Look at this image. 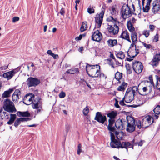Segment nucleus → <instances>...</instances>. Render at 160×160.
Masks as SVG:
<instances>
[{
  "label": "nucleus",
  "instance_id": "obj_1",
  "mask_svg": "<svg viewBox=\"0 0 160 160\" xmlns=\"http://www.w3.org/2000/svg\"><path fill=\"white\" fill-rule=\"evenodd\" d=\"M100 66L98 64L93 65L87 63L86 66V72L88 75L92 78L98 77V74L100 71Z\"/></svg>",
  "mask_w": 160,
  "mask_h": 160
},
{
  "label": "nucleus",
  "instance_id": "obj_2",
  "mask_svg": "<svg viewBox=\"0 0 160 160\" xmlns=\"http://www.w3.org/2000/svg\"><path fill=\"white\" fill-rule=\"evenodd\" d=\"M106 20L108 22H111L114 24L113 25L108 24V26H109L107 28L108 29V32L110 33H112L113 35L117 34L119 32V28L116 25V23L117 22L118 23H119V22L118 21L117 19L116 18H114L110 16L107 18Z\"/></svg>",
  "mask_w": 160,
  "mask_h": 160
},
{
  "label": "nucleus",
  "instance_id": "obj_3",
  "mask_svg": "<svg viewBox=\"0 0 160 160\" xmlns=\"http://www.w3.org/2000/svg\"><path fill=\"white\" fill-rule=\"evenodd\" d=\"M127 120L128 122L126 130L127 131L129 132H132L135 130L136 126H137L138 122L137 124H135V120L134 118L130 116H128L126 117Z\"/></svg>",
  "mask_w": 160,
  "mask_h": 160
},
{
  "label": "nucleus",
  "instance_id": "obj_4",
  "mask_svg": "<svg viewBox=\"0 0 160 160\" xmlns=\"http://www.w3.org/2000/svg\"><path fill=\"white\" fill-rule=\"evenodd\" d=\"M152 119V122H153V118L152 117L150 116H148L145 117V119H143L142 121V123L140 120H138V124L137 125V128L139 129L142 127L143 128H145L149 127L150 124L151 120Z\"/></svg>",
  "mask_w": 160,
  "mask_h": 160
},
{
  "label": "nucleus",
  "instance_id": "obj_5",
  "mask_svg": "<svg viewBox=\"0 0 160 160\" xmlns=\"http://www.w3.org/2000/svg\"><path fill=\"white\" fill-rule=\"evenodd\" d=\"M3 108L5 111L9 112H16L17 111L14 104L8 99L4 100Z\"/></svg>",
  "mask_w": 160,
  "mask_h": 160
},
{
  "label": "nucleus",
  "instance_id": "obj_6",
  "mask_svg": "<svg viewBox=\"0 0 160 160\" xmlns=\"http://www.w3.org/2000/svg\"><path fill=\"white\" fill-rule=\"evenodd\" d=\"M121 12L122 18L124 20L130 17L132 15L131 8L128 4H124L123 5L121 9Z\"/></svg>",
  "mask_w": 160,
  "mask_h": 160
},
{
  "label": "nucleus",
  "instance_id": "obj_7",
  "mask_svg": "<svg viewBox=\"0 0 160 160\" xmlns=\"http://www.w3.org/2000/svg\"><path fill=\"white\" fill-rule=\"evenodd\" d=\"M26 83L28 87H35L40 84L41 80L37 78L30 77L27 79Z\"/></svg>",
  "mask_w": 160,
  "mask_h": 160
},
{
  "label": "nucleus",
  "instance_id": "obj_8",
  "mask_svg": "<svg viewBox=\"0 0 160 160\" xmlns=\"http://www.w3.org/2000/svg\"><path fill=\"white\" fill-rule=\"evenodd\" d=\"M132 66L133 70L137 73H140L142 72L143 66L140 62L135 61L132 62Z\"/></svg>",
  "mask_w": 160,
  "mask_h": 160
},
{
  "label": "nucleus",
  "instance_id": "obj_9",
  "mask_svg": "<svg viewBox=\"0 0 160 160\" xmlns=\"http://www.w3.org/2000/svg\"><path fill=\"white\" fill-rule=\"evenodd\" d=\"M107 118L105 115H103L101 112H97L96 113L94 120L102 124H104L107 121Z\"/></svg>",
  "mask_w": 160,
  "mask_h": 160
},
{
  "label": "nucleus",
  "instance_id": "obj_10",
  "mask_svg": "<svg viewBox=\"0 0 160 160\" xmlns=\"http://www.w3.org/2000/svg\"><path fill=\"white\" fill-rule=\"evenodd\" d=\"M103 10H102L98 16L95 18V22L96 23L98 24L97 28H100L102 23L103 18V17L105 12L104 8H103Z\"/></svg>",
  "mask_w": 160,
  "mask_h": 160
},
{
  "label": "nucleus",
  "instance_id": "obj_11",
  "mask_svg": "<svg viewBox=\"0 0 160 160\" xmlns=\"http://www.w3.org/2000/svg\"><path fill=\"white\" fill-rule=\"evenodd\" d=\"M135 94L130 92L129 89H127L125 94V98L126 100L125 102L127 103L131 102L134 99Z\"/></svg>",
  "mask_w": 160,
  "mask_h": 160
},
{
  "label": "nucleus",
  "instance_id": "obj_12",
  "mask_svg": "<svg viewBox=\"0 0 160 160\" xmlns=\"http://www.w3.org/2000/svg\"><path fill=\"white\" fill-rule=\"evenodd\" d=\"M115 120L109 119L108 125L106 123L105 124V125L107 127L109 131L115 132L116 130L115 126Z\"/></svg>",
  "mask_w": 160,
  "mask_h": 160
},
{
  "label": "nucleus",
  "instance_id": "obj_13",
  "mask_svg": "<svg viewBox=\"0 0 160 160\" xmlns=\"http://www.w3.org/2000/svg\"><path fill=\"white\" fill-rule=\"evenodd\" d=\"M102 34L99 30H97L94 32L92 36V39L97 42L100 41L102 38Z\"/></svg>",
  "mask_w": 160,
  "mask_h": 160
},
{
  "label": "nucleus",
  "instance_id": "obj_14",
  "mask_svg": "<svg viewBox=\"0 0 160 160\" xmlns=\"http://www.w3.org/2000/svg\"><path fill=\"white\" fill-rule=\"evenodd\" d=\"M160 61V54H156L153 56L152 61L151 62V64L153 66H157Z\"/></svg>",
  "mask_w": 160,
  "mask_h": 160
},
{
  "label": "nucleus",
  "instance_id": "obj_15",
  "mask_svg": "<svg viewBox=\"0 0 160 160\" xmlns=\"http://www.w3.org/2000/svg\"><path fill=\"white\" fill-rule=\"evenodd\" d=\"M159 3H157L156 1H154L152 3L153 7L152 11L153 14H156L159 11L160 8Z\"/></svg>",
  "mask_w": 160,
  "mask_h": 160
},
{
  "label": "nucleus",
  "instance_id": "obj_16",
  "mask_svg": "<svg viewBox=\"0 0 160 160\" xmlns=\"http://www.w3.org/2000/svg\"><path fill=\"white\" fill-rule=\"evenodd\" d=\"M149 84L150 85H146L148 91V92L147 94H142L138 91L139 94L142 96H144L150 94L152 92V89L154 87V84H151V83H150Z\"/></svg>",
  "mask_w": 160,
  "mask_h": 160
},
{
  "label": "nucleus",
  "instance_id": "obj_17",
  "mask_svg": "<svg viewBox=\"0 0 160 160\" xmlns=\"http://www.w3.org/2000/svg\"><path fill=\"white\" fill-rule=\"evenodd\" d=\"M131 145V144L130 143V142H122V143L121 142V144L120 146H116V148H126L127 151H128V148L130 147V146Z\"/></svg>",
  "mask_w": 160,
  "mask_h": 160
},
{
  "label": "nucleus",
  "instance_id": "obj_18",
  "mask_svg": "<svg viewBox=\"0 0 160 160\" xmlns=\"http://www.w3.org/2000/svg\"><path fill=\"white\" fill-rule=\"evenodd\" d=\"M34 97V94H27L25 96H24L23 98V103L27 105H29L30 104H27L24 102V101L26 100L27 99H28V100L30 102H33L32 101V98Z\"/></svg>",
  "mask_w": 160,
  "mask_h": 160
},
{
  "label": "nucleus",
  "instance_id": "obj_19",
  "mask_svg": "<svg viewBox=\"0 0 160 160\" xmlns=\"http://www.w3.org/2000/svg\"><path fill=\"white\" fill-rule=\"evenodd\" d=\"M13 90V88H9L8 90L4 91L2 95V98H4L9 97L10 96V94Z\"/></svg>",
  "mask_w": 160,
  "mask_h": 160
},
{
  "label": "nucleus",
  "instance_id": "obj_20",
  "mask_svg": "<svg viewBox=\"0 0 160 160\" xmlns=\"http://www.w3.org/2000/svg\"><path fill=\"white\" fill-rule=\"evenodd\" d=\"M117 115V112L115 111H112L107 114L108 117L109 118V119L111 120H115V118Z\"/></svg>",
  "mask_w": 160,
  "mask_h": 160
},
{
  "label": "nucleus",
  "instance_id": "obj_21",
  "mask_svg": "<svg viewBox=\"0 0 160 160\" xmlns=\"http://www.w3.org/2000/svg\"><path fill=\"white\" fill-rule=\"evenodd\" d=\"M13 76L10 71L4 73L2 75V77L7 79L8 80L11 79Z\"/></svg>",
  "mask_w": 160,
  "mask_h": 160
},
{
  "label": "nucleus",
  "instance_id": "obj_22",
  "mask_svg": "<svg viewBox=\"0 0 160 160\" xmlns=\"http://www.w3.org/2000/svg\"><path fill=\"white\" fill-rule=\"evenodd\" d=\"M79 72V69L78 68H72L71 69L68 70L66 72V73L71 74L78 73Z\"/></svg>",
  "mask_w": 160,
  "mask_h": 160
},
{
  "label": "nucleus",
  "instance_id": "obj_23",
  "mask_svg": "<svg viewBox=\"0 0 160 160\" xmlns=\"http://www.w3.org/2000/svg\"><path fill=\"white\" fill-rule=\"evenodd\" d=\"M115 134L116 138L118 139L122 140L124 133L121 131L120 132L115 131Z\"/></svg>",
  "mask_w": 160,
  "mask_h": 160
},
{
  "label": "nucleus",
  "instance_id": "obj_24",
  "mask_svg": "<svg viewBox=\"0 0 160 160\" xmlns=\"http://www.w3.org/2000/svg\"><path fill=\"white\" fill-rule=\"evenodd\" d=\"M122 124V119H119L115 121V126L118 129H119L121 130Z\"/></svg>",
  "mask_w": 160,
  "mask_h": 160
},
{
  "label": "nucleus",
  "instance_id": "obj_25",
  "mask_svg": "<svg viewBox=\"0 0 160 160\" xmlns=\"http://www.w3.org/2000/svg\"><path fill=\"white\" fill-rule=\"evenodd\" d=\"M127 26L128 30L131 32H133L135 30V28L133 26V24L132 23L131 21H128L127 23Z\"/></svg>",
  "mask_w": 160,
  "mask_h": 160
},
{
  "label": "nucleus",
  "instance_id": "obj_26",
  "mask_svg": "<svg viewBox=\"0 0 160 160\" xmlns=\"http://www.w3.org/2000/svg\"><path fill=\"white\" fill-rule=\"evenodd\" d=\"M120 37L122 39L127 40L129 38V33L127 31L123 32L122 34L120 36Z\"/></svg>",
  "mask_w": 160,
  "mask_h": 160
},
{
  "label": "nucleus",
  "instance_id": "obj_27",
  "mask_svg": "<svg viewBox=\"0 0 160 160\" xmlns=\"http://www.w3.org/2000/svg\"><path fill=\"white\" fill-rule=\"evenodd\" d=\"M41 100V98H38L37 99V100L38 101V102H36L34 100L33 102H32V106L33 108L36 109L39 107L38 106L39 103L40 102V100Z\"/></svg>",
  "mask_w": 160,
  "mask_h": 160
},
{
  "label": "nucleus",
  "instance_id": "obj_28",
  "mask_svg": "<svg viewBox=\"0 0 160 160\" xmlns=\"http://www.w3.org/2000/svg\"><path fill=\"white\" fill-rule=\"evenodd\" d=\"M127 85L128 84L124 82L121 86H119L117 88V90L118 91H124L127 87Z\"/></svg>",
  "mask_w": 160,
  "mask_h": 160
},
{
  "label": "nucleus",
  "instance_id": "obj_29",
  "mask_svg": "<svg viewBox=\"0 0 160 160\" xmlns=\"http://www.w3.org/2000/svg\"><path fill=\"white\" fill-rule=\"evenodd\" d=\"M107 42L109 46L113 47L117 44V41L116 39H109L108 41Z\"/></svg>",
  "mask_w": 160,
  "mask_h": 160
},
{
  "label": "nucleus",
  "instance_id": "obj_30",
  "mask_svg": "<svg viewBox=\"0 0 160 160\" xmlns=\"http://www.w3.org/2000/svg\"><path fill=\"white\" fill-rule=\"evenodd\" d=\"M114 132L110 131L111 140V142L110 143V145L111 147L113 148H116V146L115 145H113L112 144V142L113 141V140L115 139L114 135V133L112 132Z\"/></svg>",
  "mask_w": 160,
  "mask_h": 160
},
{
  "label": "nucleus",
  "instance_id": "obj_31",
  "mask_svg": "<svg viewBox=\"0 0 160 160\" xmlns=\"http://www.w3.org/2000/svg\"><path fill=\"white\" fill-rule=\"evenodd\" d=\"M156 77L157 80L156 85L154 86V88L158 90H160V78L158 75H156Z\"/></svg>",
  "mask_w": 160,
  "mask_h": 160
},
{
  "label": "nucleus",
  "instance_id": "obj_32",
  "mask_svg": "<svg viewBox=\"0 0 160 160\" xmlns=\"http://www.w3.org/2000/svg\"><path fill=\"white\" fill-rule=\"evenodd\" d=\"M116 55L118 58L121 60L124 59L125 57V54L122 51H120L117 53H116Z\"/></svg>",
  "mask_w": 160,
  "mask_h": 160
},
{
  "label": "nucleus",
  "instance_id": "obj_33",
  "mask_svg": "<svg viewBox=\"0 0 160 160\" xmlns=\"http://www.w3.org/2000/svg\"><path fill=\"white\" fill-rule=\"evenodd\" d=\"M131 36V39L133 42L137 41V36L136 32H132Z\"/></svg>",
  "mask_w": 160,
  "mask_h": 160
},
{
  "label": "nucleus",
  "instance_id": "obj_34",
  "mask_svg": "<svg viewBox=\"0 0 160 160\" xmlns=\"http://www.w3.org/2000/svg\"><path fill=\"white\" fill-rule=\"evenodd\" d=\"M87 22H82V24L80 28V31L83 32L87 29Z\"/></svg>",
  "mask_w": 160,
  "mask_h": 160
},
{
  "label": "nucleus",
  "instance_id": "obj_35",
  "mask_svg": "<svg viewBox=\"0 0 160 160\" xmlns=\"http://www.w3.org/2000/svg\"><path fill=\"white\" fill-rule=\"evenodd\" d=\"M19 98V96L15 94H13L12 96V100L14 103H17L18 102V100Z\"/></svg>",
  "mask_w": 160,
  "mask_h": 160
},
{
  "label": "nucleus",
  "instance_id": "obj_36",
  "mask_svg": "<svg viewBox=\"0 0 160 160\" xmlns=\"http://www.w3.org/2000/svg\"><path fill=\"white\" fill-rule=\"evenodd\" d=\"M118 12L115 7L114 6H112L111 7V14L112 15L116 16L118 14Z\"/></svg>",
  "mask_w": 160,
  "mask_h": 160
},
{
  "label": "nucleus",
  "instance_id": "obj_37",
  "mask_svg": "<svg viewBox=\"0 0 160 160\" xmlns=\"http://www.w3.org/2000/svg\"><path fill=\"white\" fill-rule=\"evenodd\" d=\"M122 124L121 130H123L125 129L126 127L127 128L128 122L127 120H125L124 119H122Z\"/></svg>",
  "mask_w": 160,
  "mask_h": 160
},
{
  "label": "nucleus",
  "instance_id": "obj_38",
  "mask_svg": "<svg viewBox=\"0 0 160 160\" xmlns=\"http://www.w3.org/2000/svg\"><path fill=\"white\" fill-rule=\"evenodd\" d=\"M122 77V74L118 72H117L115 74V78L118 81H119Z\"/></svg>",
  "mask_w": 160,
  "mask_h": 160
},
{
  "label": "nucleus",
  "instance_id": "obj_39",
  "mask_svg": "<svg viewBox=\"0 0 160 160\" xmlns=\"http://www.w3.org/2000/svg\"><path fill=\"white\" fill-rule=\"evenodd\" d=\"M138 87H137V86H134L132 88H128L127 89H129L130 92H132L135 95L136 92L138 90Z\"/></svg>",
  "mask_w": 160,
  "mask_h": 160
},
{
  "label": "nucleus",
  "instance_id": "obj_40",
  "mask_svg": "<svg viewBox=\"0 0 160 160\" xmlns=\"http://www.w3.org/2000/svg\"><path fill=\"white\" fill-rule=\"evenodd\" d=\"M150 4H147H147L145 7H143L142 10L143 12H148L150 9Z\"/></svg>",
  "mask_w": 160,
  "mask_h": 160
},
{
  "label": "nucleus",
  "instance_id": "obj_41",
  "mask_svg": "<svg viewBox=\"0 0 160 160\" xmlns=\"http://www.w3.org/2000/svg\"><path fill=\"white\" fill-rule=\"evenodd\" d=\"M155 114L158 115L160 113V105H158L153 110Z\"/></svg>",
  "mask_w": 160,
  "mask_h": 160
},
{
  "label": "nucleus",
  "instance_id": "obj_42",
  "mask_svg": "<svg viewBox=\"0 0 160 160\" xmlns=\"http://www.w3.org/2000/svg\"><path fill=\"white\" fill-rule=\"evenodd\" d=\"M107 61L108 62L107 63L110 66H111L113 68H115L114 66V63L113 62H112V59L111 58H108L106 59Z\"/></svg>",
  "mask_w": 160,
  "mask_h": 160
},
{
  "label": "nucleus",
  "instance_id": "obj_43",
  "mask_svg": "<svg viewBox=\"0 0 160 160\" xmlns=\"http://www.w3.org/2000/svg\"><path fill=\"white\" fill-rule=\"evenodd\" d=\"M121 142L120 141L115 139L113 140L112 144L113 145H115L114 144H115L117 146H120Z\"/></svg>",
  "mask_w": 160,
  "mask_h": 160
},
{
  "label": "nucleus",
  "instance_id": "obj_44",
  "mask_svg": "<svg viewBox=\"0 0 160 160\" xmlns=\"http://www.w3.org/2000/svg\"><path fill=\"white\" fill-rule=\"evenodd\" d=\"M21 122L20 118H18L16 120L14 123V126L16 128H17L19 125L20 124Z\"/></svg>",
  "mask_w": 160,
  "mask_h": 160
},
{
  "label": "nucleus",
  "instance_id": "obj_45",
  "mask_svg": "<svg viewBox=\"0 0 160 160\" xmlns=\"http://www.w3.org/2000/svg\"><path fill=\"white\" fill-rule=\"evenodd\" d=\"M21 113H22V117H29L30 116V114L28 111L22 112Z\"/></svg>",
  "mask_w": 160,
  "mask_h": 160
},
{
  "label": "nucleus",
  "instance_id": "obj_46",
  "mask_svg": "<svg viewBox=\"0 0 160 160\" xmlns=\"http://www.w3.org/2000/svg\"><path fill=\"white\" fill-rule=\"evenodd\" d=\"M88 12L90 14H91L94 13V10L92 7H88L87 9Z\"/></svg>",
  "mask_w": 160,
  "mask_h": 160
},
{
  "label": "nucleus",
  "instance_id": "obj_47",
  "mask_svg": "<svg viewBox=\"0 0 160 160\" xmlns=\"http://www.w3.org/2000/svg\"><path fill=\"white\" fill-rule=\"evenodd\" d=\"M140 42L143 44L144 47H145L147 49H149L150 48H152V46L150 44H147L141 41Z\"/></svg>",
  "mask_w": 160,
  "mask_h": 160
},
{
  "label": "nucleus",
  "instance_id": "obj_48",
  "mask_svg": "<svg viewBox=\"0 0 160 160\" xmlns=\"http://www.w3.org/2000/svg\"><path fill=\"white\" fill-rule=\"evenodd\" d=\"M20 69V68H19V67H18L10 71L12 72V74L13 75V76H14L16 73L18 72L19 71Z\"/></svg>",
  "mask_w": 160,
  "mask_h": 160
},
{
  "label": "nucleus",
  "instance_id": "obj_49",
  "mask_svg": "<svg viewBox=\"0 0 160 160\" xmlns=\"http://www.w3.org/2000/svg\"><path fill=\"white\" fill-rule=\"evenodd\" d=\"M89 109L87 107H86L83 110V114L85 116H87L88 113Z\"/></svg>",
  "mask_w": 160,
  "mask_h": 160
},
{
  "label": "nucleus",
  "instance_id": "obj_50",
  "mask_svg": "<svg viewBox=\"0 0 160 160\" xmlns=\"http://www.w3.org/2000/svg\"><path fill=\"white\" fill-rule=\"evenodd\" d=\"M114 61L115 62L116 65H118L119 66H121L122 67H123V62L122 60V62L118 61L116 59H115L114 60Z\"/></svg>",
  "mask_w": 160,
  "mask_h": 160
},
{
  "label": "nucleus",
  "instance_id": "obj_51",
  "mask_svg": "<svg viewBox=\"0 0 160 160\" xmlns=\"http://www.w3.org/2000/svg\"><path fill=\"white\" fill-rule=\"evenodd\" d=\"M82 145L81 144H79L78 145V149L77 150V154L80 155V153L82 152L81 149Z\"/></svg>",
  "mask_w": 160,
  "mask_h": 160
},
{
  "label": "nucleus",
  "instance_id": "obj_52",
  "mask_svg": "<svg viewBox=\"0 0 160 160\" xmlns=\"http://www.w3.org/2000/svg\"><path fill=\"white\" fill-rule=\"evenodd\" d=\"M13 94H15L18 95L19 96H20V97L21 98V96H20L21 94V92L20 91V90L19 89H16L14 92L13 93Z\"/></svg>",
  "mask_w": 160,
  "mask_h": 160
},
{
  "label": "nucleus",
  "instance_id": "obj_53",
  "mask_svg": "<svg viewBox=\"0 0 160 160\" xmlns=\"http://www.w3.org/2000/svg\"><path fill=\"white\" fill-rule=\"evenodd\" d=\"M59 96L60 98H63L66 96L65 93L63 91H62L60 93Z\"/></svg>",
  "mask_w": 160,
  "mask_h": 160
},
{
  "label": "nucleus",
  "instance_id": "obj_54",
  "mask_svg": "<svg viewBox=\"0 0 160 160\" xmlns=\"http://www.w3.org/2000/svg\"><path fill=\"white\" fill-rule=\"evenodd\" d=\"M98 77L99 76L100 78H104L106 79L107 78V77L105 76L104 74L102 73H100V71H98Z\"/></svg>",
  "mask_w": 160,
  "mask_h": 160
},
{
  "label": "nucleus",
  "instance_id": "obj_55",
  "mask_svg": "<svg viewBox=\"0 0 160 160\" xmlns=\"http://www.w3.org/2000/svg\"><path fill=\"white\" fill-rule=\"evenodd\" d=\"M20 118L21 120V122H27L30 121L31 120V118Z\"/></svg>",
  "mask_w": 160,
  "mask_h": 160
},
{
  "label": "nucleus",
  "instance_id": "obj_56",
  "mask_svg": "<svg viewBox=\"0 0 160 160\" xmlns=\"http://www.w3.org/2000/svg\"><path fill=\"white\" fill-rule=\"evenodd\" d=\"M10 119L14 121L15 120L16 117L17 116L16 114H10Z\"/></svg>",
  "mask_w": 160,
  "mask_h": 160
},
{
  "label": "nucleus",
  "instance_id": "obj_57",
  "mask_svg": "<svg viewBox=\"0 0 160 160\" xmlns=\"http://www.w3.org/2000/svg\"><path fill=\"white\" fill-rule=\"evenodd\" d=\"M158 33H157L154 37V38L153 39V41L154 42H157L158 40Z\"/></svg>",
  "mask_w": 160,
  "mask_h": 160
},
{
  "label": "nucleus",
  "instance_id": "obj_58",
  "mask_svg": "<svg viewBox=\"0 0 160 160\" xmlns=\"http://www.w3.org/2000/svg\"><path fill=\"white\" fill-rule=\"evenodd\" d=\"M143 34L145 36L146 38H148L149 35V31H145L143 33Z\"/></svg>",
  "mask_w": 160,
  "mask_h": 160
},
{
  "label": "nucleus",
  "instance_id": "obj_59",
  "mask_svg": "<svg viewBox=\"0 0 160 160\" xmlns=\"http://www.w3.org/2000/svg\"><path fill=\"white\" fill-rule=\"evenodd\" d=\"M19 18L18 17H14L12 18V22H15L17 21H19Z\"/></svg>",
  "mask_w": 160,
  "mask_h": 160
},
{
  "label": "nucleus",
  "instance_id": "obj_60",
  "mask_svg": "<svg viewBox=\"0 0 160 160\" xmlns=\"http://www.w3.org/2000/svg\"><path fill=\"white\" fill-rule=\"evenodd\" d=\"M65 129L66 130L67 134L70 129V126L69 124H67L65 125Z\"/></svg>",
  "mask_w": 160,
  "mask_h": 160
},
{
  "label": "nucleus",
  "instance_id": "obj_61",
  "mask_svg": "<svg viewBox=\"0 0 160 160\" xmlns=\"http://www.w3.org/2000/svg\"><path fill=\"white\" fill-rule=\"evenodd\" d=\"M148 79L150 81V83L151 84H154V82H153V79H152V75H150L149 76Z\"/></svg>",
  "mask_w": 160,
  "mask_h": 160
},
{
  "label": "nucleus",
  "instance_id": "obj_62",
  "mask_svg": "<svg viewBox=\"0 0 160 160\" xmlns=\"http://www.w3.org/2000/svg\"><path fill=\"white\" fill-rule=\"evenodd\" d=\"M129 51H128L127 52V53H128V56L130 58H134L136 56H137L139 53V52H136V53L135 55H133V56H130L129 54H128V52Z\"/></svg>",
  "mask_w": 160,
  "mask_h": 160
},
{
  "label": "nucleus",
  "instance_id": "obj_63",
  "mask_svg": "<svg viewBox=\"0 0 160 160\" xmlns=\"http://www.w3.org/2000/svg\"><path fill=\"white\" fill-rule=\"evenodd\" d=\"M155 28V26L153 25H149V28L151 31H153Z\"/></svg>",
  "mask_w": 160,
  "mask_h": 160
},
{
  "label": "nucleus",
  "instance_id": "obj_64",
  "mask_svg": "<svg viewBox=\"0 0 160 160\" xmlns=\"http://www.w3.org/2000/svg\"><path fill=\"white\" fill-rule=\"evenodd\" d=\"M82 38V35L80 34L79 35V37H77L75 38V40H80Z\"/></svg>",
  "mask_w": 160,
  "mask_h": 160
}]
</instances>
